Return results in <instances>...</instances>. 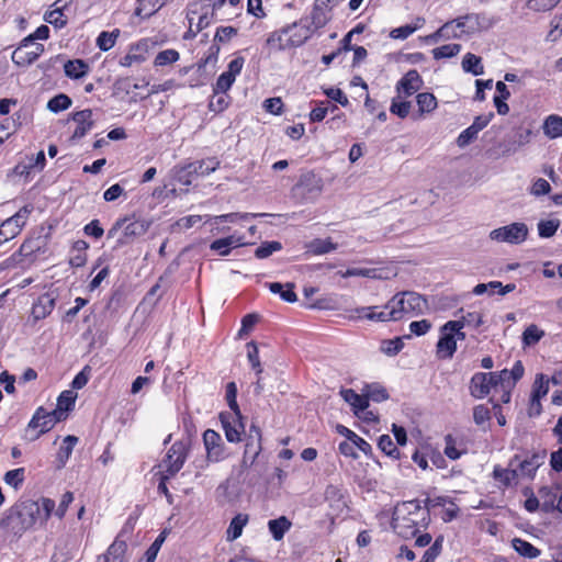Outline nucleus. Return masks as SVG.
<instances>
[{
    "mask_svg": "<svg viewBox=\"0 0 562 562\" xmlns=\"http://www.w3.org/2000/svg\"><path fill=\"white\" fill-rule=\"evenodd\" d=\"M528 232L525 223L517 222L493 229L490 238L499 243L519 245L527 239Z\"/></svg>",
    "mask_w": 562,
    "mask_h": 562,
    "instance_id": "nucleus-4",
    "label": "nucleus"
},
{
    "mask_svg": "<svg viewBox=\"0 0 562 562\" xmlns=\"http://www.w3.org/2000/svg\"><path fill=\"white\" fill-rule=\"evenodd\" d=\"M423 78L416 69L408 70L396 83V90L404 97H411L423 87Z\"/></svg>",
    "mask_w": 562,
    "mask_h": 562,
    "instance_id": "nucleus-18",
    "label": "nucleus"
},
{
    "mask_svg": "<svg viewBox=\"0 0 562 562\" xmlns=\"http://www.w3.org/2000/svg\"><path fill=\"white\" fill-rule=\"evenodd\" d=\"M341 397L351 406L355 415L360 416V412H364L369 407L368 396L358 394L352 389H341Z\"/></svg>",
    "mask_w": 562,
    "mask_h": 562,
    "instance_id": "nucleus-24",
    "label": "nucleus"
},
{
    "mask_svg": "<svg viewBox=\"0 0 562 562\" xmlns=\"http://www.w3.org/2000/svg\"><path fill=\"white\" fill-rule=\"evenodd\" d=\"M220 420L225 431V437L229 442H239L241 435L245 432V426L241 418H236L231 413H221Z\"/></svg>",
    "mask_w": 562,
    "mask_h": 562,
    "instance_id": "nucleus-14",
    "label": "nucleus"
},
{
    "mask_svg": "<svg viewBox=\"0 0 562 562\" xmlns=\"http://www.w3.org/2000/svg\"><path fill=\"white\" fill-rule=\"evenodd\" d=\"M248 522V515L237 514L231 521L227 530L226 538L229 541H234L241 536L243 528Z\"/></svg>",
    "mask_w": 562,
    "mask_h": 562,
    "instance_id": "nucleus-36",
    "label": "nucleus"
},
{
    "mask_svg": "<svg viewBox=\"0 0 562 562\" xmlns=\"http://www.w3.org/2000/svg\"><path fill=\"white\" fill-rule=\"evenodd\" d=\"M25 479V469L18 468L14 470H10L4 474L3 481L12 486L14 490H19L23 484Z\"/></svg>",
    "mask_w": 562,
    "mask_h": 562,
    "instance_id": "nucleus-51",
    "label": "nucleus"
},
{
    "mask_svg": "<svg viewBox=\"0 0 562 562\" xmlns=\"http://www.w3.org/2000/svg\"><path fill=\"white\" fill-rule=\"evenodd\" d=\"M89 248V244L86 240L79 239L76 240L72 245V255L69 259V263L72 267L79 268L82 267L87 261V249Z\"/></svg>",
    "mask_w": 562,
    "mask_h": 562,
    "instance_id": "nucleus-33",
    "label": "nucleus"
},
{
    "mask_svg": "<svg viewBox=\"0 0 562 562\" xmlns=\"http://www.w3.org/2000/svg\"><path fill=\"white\" fill-rule=\"evenodd\" d=\"M404 347L402 338L395 337L394 339L383 340L381 342V351L387 356L397 355Z\"/></svg>",
    "mask_w": 562,
    "mask_h": 562,
    "instance_id": "nucleus-57",
    "label": "nucleus"
},
{
    "mask_svg": "<svg viewBox=\"0 0 562 562\" xmlns=\"http://www.w3.org/2000/svg\"><path fill=\"white\" fill-rule=\"evenodd\" d=\"M416 25L412 26L409 24L393 29L390 33V36L395 40H405L409 35H412L417 29H419L424 23L425 20L423 18L416 19Z\"/></svg>",
    "mask_w": 562,
    "mask_h": 562,
    "instance_id": "nucleus-49",
    "label": "nucleus"
},
{
    "mask_svg": "<svg viewBox=\"0 0 562 562\" xmlns=\"http://www.w3.org/2000/svg\"><path fill=\"white\" fill-rule=\"evenodd\" d=\"M55 426L54 420L47 415V411L38 407L25 429V438L34 441L41 435L49 431Z\"/></svg>",
    "mask_w": 562,
    "mask_h": 562,
    "instance_id": "nucleus-10",
    "label": "nucleus"
},
{
    "mask_svg": "<svg viewBox=\"0 0 562 562\" xmlns=\"http://www.w3.org/2000/svg\"><path fill=\"white\" fill-rule=\"evenodd\" d=\"M261 216H266V214H263V213H229V214H223V215L210 217L209 221H213L214 223H218V222L235 223L239 220L246 221L249 218H256V217H261Z\"/></svg>",
    "mask_w": 562,
    "mask_h": 562,
    "instance_id": "nucleus-46",
    "label": "nucleus"
},
{
    "mask_svg": "<svg viewBox=\"0 0 562 562\" xmlns=\"http://www.w3.org/2000/svg\"><path fill=\"white\" fill-rule=\"evenodd\" d=\"M71 103H72L71 99L67 94L59 93V94L53 97L47 102V109L54 113H58V112L65 111L68 108H70Z\"/></svg>",
    "mask_w": 562,
    "mask_h": 562,
    "instance_id": "nucleus-48",
    "label": "nucleus"
},
{
    "mask_svg": "<svg viewBox=\"0 0 562 562\" xmlns=\"http://www.w3.org/2000/svg\"><path fill=\"white\" fill-rule=\"evenodd\" d=\"M543 131L550 138L562 136V117L558 115H550L543 124Z\"/></svg>",
    "mask_w": 562,
    "mask_h": 562,
    "instance_id": "nucleus-43",
    "label": "nucleus"
},
{
    "mask_svg": "<svg viewBox=\"0 0 562 562\" xmlns=\"http://www.w3.org/2000/svg\"><path fill=\"white\" fill-rule=\"evenodd\" d=\"M337 244L333 243L330 238L321 239L315 238L306 245L307 252L313 255H324L336 250Z\"/></svg>",
    "mask_w": 562,
    "mask_h": 562,
    "instance_id": "nucleus-35",
    "label": "nucleus"
},
{
    "mask_svg": "<svg viewBox=\"0 0 562 562\" xmlns=\"http://www.w3.org/2000/svg\"><path fill=\"white\" fill-rule=\"evenodd\" d=\"M149 228V223L143 220H135L125 223L123 226V234L116 240V247L127 245L135 237L143 236Z\"/></svg>",
    "mask_w": 562,
    "mask_h": 562,
    "instance_id": "nucleus-19",
    "label": "nucleus"
},
{
    "mask_svg": "<svg viewBox=\"0 0 562 562\" xmlns=\"http://www.w3.org/2000/svg\"><path fill=\"white\" fill-rule=\"evenodd\" d=\"M261 440L262 435L260 428L257 425L251 424L246 436L241 468H250L256 462L262 450Z\"/></svg>",
    "mask_w": 562,
    "mask_h": 562,
    "instance_id": "nucleus-6",
    "label": "nucleus"
},
{
    "mask_svg": "<svg viewBox=\"0 0 562 562\" xmlns=\"http://www.w3.org/2000/svg\"><path fill=\"white\" fill-rule=\"evenodd\" d=\"M462 69L473 76L483 75L484 66L482 64V58L475 54L467 53L462 59Z\"/></svg>",
    "mask_w": 562,
    "mask_h": 562,
    "instance_id": "nucleus-34",
    "label": "nucleus"
},
{
    "mask_svg": "<svg viewBox=\"0 0 562 562\" xmlns=\"http://www.w3.org/2000/svg\"><path fill=\"white\" fill-rule=\"evenodd\" d=\"M417 525L418 522L414 518L396 515V513L393 514L392 528L398 536L405 539L413 538L417 535Z\"/></svg>",
    "mask_w": 562,
    "mask_h": 562,
    "instance_id": "nucleus-20",
    "label": "nucleus"
},
{
    "mask_svg": "<svg viewBox=\"0 0 562 562\" xmlns=\"http://www.w3.org/2000/svg\"><path fill=\"white\" fill-rule=\"evenodd\" d=\"M220 167V161L215 157L190 162L186 166L175 168L176 179L183 183L190 184L192 176H207Z\"/></svg>",
    "mask_w": 562,
    "mask_h": 562,
    "instance_id": "nucleus-2",
    "label": "nucleus"
},
{
    "mask_svg": "<svg viewBox=\"0 0 562 562\" xmlns=\"http://www.w3.org/2000/svg\"><path fill=\"white\" fill-rule=\"evenodd\" d=\"M64 71L70 79H80L89 71V65L82 59L67 60L64 65Z\"/></svg>",
    "mask_w": 562,
    "mask_h": 562,
    "instance_id": "nucleus-31",
    "label": "nucleus"
},
{
    "mask_svg": "<svg viewBox=\"0 0 562 562\" xmlns=\"http://www.w3.org/2000/svg\"><path fill=\"white\" fill-rule=\"evenodd\" d=\"M241 236L231 235L224 238L215 239L211 243L210 249L217 251L221 256H227L232 248L244 246Z\"/></svg>",
    "mask_w": 562,
    "mask_h": 562,
    "instance_id": "nucleus-26",
    "label": "nucleus"
},
{
    "mask_svg": "<svg viewBox=\"0 0 562 562\" xmlns=\"http://www.w3.org/2000/svg\"><path fill=\"white\" fill-rule=\"evenodd\" d=\"M560 220H541L538 223V234L541 238L552 237L560 227Z\"/></svg>",
    "mask_w": 562,
    "mask_h": 562,
    "instance_id": "nucleus-50",
    "label": "nucleus"
},
{
    "mask_svg": "<svg viewBox=\"0 0 562 562\" xmlns=\"http://www.w3.org/2000/svg\"><path fill=\"white\" fill-rule=\"evenodd\" d=\"M462 46L460 44H446L431 50L435 59L451 58L458 55Z\"/></svg>",
    "mask_w": 562,
    "mask_h": 562,
    "instance_id": "nucleus-52",
    "label": "nucleus"
},
{
    "mask_svg": "<svg viewBox=\"0 0 562 562\" xmlns=\"http://www.w3.org/2000/svg\"><path fill=\"white\" fill-rule=\"evenodd\" d=\"M363 392L366 396H368V402L371 400L373 402L380 403L389 398L386 389L379 383L367 384L363 387Z\"/></svg>",
    "mask_w": 562,
    "mask_h": 562,
    "instance_id": "nucleus-44",
    "label": "nucleus"
},
{
    "mask_svg": "<svg viewBox=\"0 0 562 562\" xmlns=\"http://www.w3.org/2000/svg\"><path fill=\"white\" fill-rule=\"evenodd\" d=\"M291 521L285 517L281 516L277 519H271L268 522L269 531L271 532L274 540H281L284 533L290 529Z\"/></svg>",
    "mask_w": 562,
    "mask_h": 562,
    "instance_id": "nucleus-37",
    "label": "nucleus"
},
{
    "mask_svg": "<svg viewBox=\"0 0 562 562\" xmlns=\"http://www.w3.org/2000/svg\"><path fill=\"white\" fill-rule=\"evenodd\" d=\"M331 0H316L311 12L310 19H307L308 25L316 31L327 24L330 20L329 11L333 5H330Z\"/></svg>",
    "mask_w": 562,
    "mask_h": 562,
    "instance_id": "nucleus-17",
    "label": "nucleus"
},
{
    "mask_svg": "<svg viewBox=\"0 0 562 562\" xmlns=\"http://www.w3.org/2000/svg\"><path fill=\"white\" fill-rule=\"evenodd\" d=\"M203 443L206 451V459L209 462H220L226 459V449L221 435L213 430L206 429L203 432Z\"/></svg>",
    "mask_w": 562,
    "mask_h": 562,
    "instance_id": "nucleus-9",
    "label": "nucleus"
},
{
    "mask_svg": "<svg viewBox=\"0 0 562 562\" xmlns=\"http://www.w3.org/2000/svg\"><path fill=\"white\" fill-rule=\"evenodd\" d=\"M71 2V0H57L54 5L56 8L45 13V21L55 27L61 29L67 24V18L64 14V9Z\"/></svg>",
    "mask_w": 562,
    "mask_h": 562,
    "instance_id": "nucleus-27",
    "label": "nucleus"
},
{
    "mask_svg": "<svg viewBox=\"0 0 562 562\" xmlns=\"http://www.w3.org/2000/svg\"><path fill=\"white\" fill-rule=\"evenodd\" d=\"M493 475L496 480H499L505 486H509L513 483H517L519 479L518 469H516L515 467L503 469L496 465L494 468Z\"/></svg>",
    "mask_w": 562,
    "mask_h": 562,
    "instance_id": "nucleus-38",
    "label": "nucleus"
},
{
    "mask_svg": "<svg viewBox=\"0 0 562 562\" xmlns=\"http://www.w3.org/2000/svg\"><path fill=\"white\" fill-rule=\"evenodd\" d=\"M491 419V411L483 404L476 405L473 408V420L477 426H483Z\"/></svg>",
    "mask_w": 562,
    "mask_h": 562,
    "instance_id": "nucleus-64",
    "label": "nucleus"
},
{
    "mask_svg": "<svg viewBox=\"0 0 562 562\" xmlns=\"http://www.w3.org/2000/svg\"><path fill=\"white\" fill-rule=\"evenodd\" d=\"M21 217L22 215L15 214L2 222L0 225V244L14 238L21 232V227L23 226Z\"/></svg>",
    "mask_w": 562,
    "mask_h": 562,
    "instance_id": "nucleus-25",
    "label": "nucleus"
},
{
    "mask_svg": "<svg viewBox=\"0 0 562 562\" xmlns=\"http://www.w3.org/2000/svg\"><path fill=\"white\" fill-rule=\"evenodd\" d=\"M289 33H283L282 29L280 31L272 32L267 38V45L277 47L280 50L290 48L288 45V38L283 40V35H288Z\"/></svg>",
    "mask_w": 562,
    "mask_h": 562,
    "instance_id": "nucleus-63",
    "label": "nucleus"
},
{
    "mask_svg": "<svg viewBox=\"0 0 562 562\" xmlns=\"http://www.w3.org/2000/svg\"><path fill=\"white\" fill-rule=\"evenodd\" d=\"M512 543L515 551L518 552L521 557L535 559L541 553L540 550L537 549L533 544L520 538H514Z\"/></svg>",
    "mask_w": 562,
    "mask_h": 562,
    "instance_id": "nucleus-40",
    "label": "nucleus"
},
{
    "mask_svg": "<svg viewBox=\"0 0 562 562\" xmlns=\"http://www.w3.org/2000/svg\"><path fill=\"white\" fill-rule=\"evenodd\" d=\"M119 35H120L119 29H115L112 32L103 31L97 37V46L101 50L106 52L115 45V42H116Z\"/></svg>",
    "mask_w": 562,
    "mask_h": 562,
    "instance_id": "nucleus-47",
    "label": "nucleus"
},
{
    "mask_svg": "<svg viewBox=\"0 0 562 562\" xmlns=\"http://www.w3.org/2000/svg\"><path fill=\"white\" fill-rule=\"evenodd\" d=\"M235 79L236 78L234 76L224 71L223 74L220 75L215 85L213 86V93L214 94L225 93L226 91H228L231 89V87L235 82Z\"/></svg>",
    "mask_w": 562,
    "mask_h": 562,
    "instance_id": "nucleus-56",
    "label": "nucleus"
},
{
    "mask_svg": "<svg viewBox=\"0 0 562 562\" xmlns=\"http://www.w3.org/2000/svg\"><path fill=\"white\" fill-rule=\"evenodd\" d=\"M322 189V179L314 172H306L301 175L299 182L293 188V192L301 199L308 201L318 196Z\"/></svg>",
    "mask_w": 562,
    "mask_h": 562,
    "instance_id": "nucleus-7",
    "label": "nucleus"
},
{
    "mask_svg": "<svg viewBox=\"0 0 562 562\" xmlns=\"http://www.w3.org/2000/svg\"><path fill=\"white\" fill-rule=\"evenodd\" d=\"M55 509V502L43 497L38 502L24 501L12 506L1 519L0 526L11 530L13 533H21L35 525H44Z\"/></svg>",
    "mask_w": 562,
    "mask_h": 562,
    "instance_id": "nucleus-1",
    "label": "nucleus"
},
{
    "mask_svg": "<svg viewBox=\"0 0 562 562\" xmlns=\"http://www.w3.org/2000/svg\"><path fill=\"white\" fill-rule=\"evenodd\" d=\"M546 457V450L541 452H535L525 459H521L518 454H516L510 459L508 465L518 469L519 477L532 479L537 469L543 463Z\"/></svg>",
    "mask_w": 562,
    "mask_h": 562,
    "instance_id": "nucleus-8",
    "label": "nucleus"
},
{
    "mask_svg": "<svg viewBox=\"0 0 562 562\" xmlns=\"http://www.w3.org/2000/svg\"><path fill=\"white\" fill-rule=\"evenodd\" d=\"M282 249V245L280 241H265L255 250V256L258 259H265L271 256L273 252Z\"/></svg>",
    "mask_w": 562,
    "mask_h": 562,
    "instance_id": "nucleus-54",
    "label": "nucleus"
},
{
    "mask_svg": "<svg viewBox=\"0 0 562 562\" xmlns=\"http://www.w3.org/2000/svg\"><path fill=\"white\" fill-rule=\"evenodd\" d=\"M338 434L345 436L353 447L356 446L359 450H361L367 456H372V447L369 442H367L363 438L359 437L352 430L348 429L342 425H337Z\"/></svg>",
    "mask_w": 562,
    "mask_h": 562,
    "instance_id": "nucleus-29",
    "label": "nucleus"
},
{
    "mask_svg": "<svg viewBox=\"0 0 562 562\" xmlns=\"http://www.w3.org/2000/svg\"><path fill=\"white\" fill-rule=\"evenodd\" d=\"M420 114L430 113L437 108V99L432 93L422 92L416 97Z\"/></svg>",
    "mask_w": 562,
    "mask_h": 562,
    "instance_id": "nucleus-45",
    "label": "nucleus"
},
{
    "mask_svg": "<svg viewBox=\"0 0 562 562\" xmlns=\"http://www.w3.org/2000/svg\"><path fill=\"white\" fill-rule=\"evenodd\" d=\"M121 535L116 537L113 543L109 547L104 555L105 562H125V552L127 544L124 540L120 539Z\"/></svg>",
    "mask_w": 562,
    "mask_h": 562,
    "instance_id": "nucleus-30",
    "label": "nucleus"
},
{
    "mask_svg": "<svg viewBox=\"0 0 562 562\" xmlns=\"http://www.w3.org/2000/svg\"><path fill=\"white\" fill-rule=\"evenodd\" d=\"M44 52V45L38 43H26L22 40L19 47L12 54V61L18 66H29L34 63Z\"/></svg>",
    "mask_w": 562,
    "mask_h": 562,
    "instance_id": "nucleus-11",
    "label": "nucleus"
},
{
    "mask_svg": "<svg viewBox=\"0 0 562 562\" xmlns=\"http://www.w3.org/2000/svg\"><path fill=\"white\" fill-rule=\"evenodd\" d=\"M70 119L77 124L71 135V140L81 139L94 126L93 112L91 109L74 112Z\"/></svg>",
    "mask_w": 562,
    "mask_h": 562,
    "instance_id": "nucleus-15",
    "label": "nucleus"
},
{
    "mask_svg": "<svg viewBox=\"0 0 562 562\" xmlns=\"http://www.w3.org/2000/svg\"><path fill=\"white\" fill-rule=\"evenodd\" d=\"M179 59V53L176 49H166L159 52L155 58V66H166L176 63Z\"/></svg>",
    "mask_w": 562,
    "mask_h": 562,
    "instance_id": "nucleus-60",
    "label": "nucleus"
},
{
    "mask_svg": "<svg viewBox=\"0 0 562 562\" xmlns=\"http://www.w3.org/2000/svg\"><path fill=\"white\" fill-rule=\"evenodd\" d=\"M378 447L385 456H387L394 460H398L402 457L398 448L396 447V445L393 442L391 436H389V435L380 436V438L378 440Z\"/></svg>",
    "mask_w": 562,
    "mask_h": 562,
    "instance_id": "nucleus-41",
    "label": "nucleus"
},
{
    "mask_svg": "<svg viewBox=\"0 0 562 562\" xmlns=\"http://www.w3.org/2000/svg\"><path fill=\"white\" fill-rule=\"evenodd\" d=\"M190 438L176 441L164 460L169 476L176 475L183 467L190 448Z\"/></svg>",
    "mask_w": 562,
    "mask_h": 562,
    "instance_id": "nucleus-5",
    "label": "nucleus"
},
{
    "mask_svg": "<svg viewBox=\"0 0 562 562\" xmlns=\"http://www.w3.org/2000/svg\"><path fill=\"white\" fill-rule=\"evenodd\" d=\"M394 296L403 301V315L411 312L417 315L423 314L428 307L427 299L413 291L400 292Z\"/></svg>",
    "mask_w": 562,
    "mask_h": 562,
    "instance_id": "nucleus-16",
    "label": "nucleus"
},
{
    "mask_svg": "<svg viewBox=\"0 0 562 562\" xmlns=\"http://www.w3.org/2000/svg\"><path fill=\"white\" fill-rule=\"evenodd\" d=\"M440 337L436 346V355L439 359H451L457 350L454 335L440 328Z\"/></svg>",
    "mask_w": 562,
    "mask_h": 562,
    "instance_id": "nucleus-21",
    "label": "nucleus"
},
{
    "mask_svg": "<svg viewBox=\"0 0 562 562\" xmlns=\"http://www.w3.org/2000/svg\"><path fill=\"white\" fill-rule=\"evenodd\" d=\"M544 336L543 330H540L537 325H529L522 333V342L525 346L536 345Z\"/></svg>",
    "mask_w": 562,
    "mask_h": 562,
    "instance_id": "nucleus-55",
    "label": "nucleus"
},
{
    "mask_svg": "<svg viewBox=\"0 0 562 562\" xmlns=\"http://www.w3.org/2000/svg\"><path fill=\"white\" fill-rule=\"evenodd\" d=\"M375 306H367L359 310L360 317L375 322L398 321L403 317V301L393 296L384 306L383 311L375 312Z\"/></svg>",
    "mask_w": 562,
    "mask_h": 562,
    "instance_id": "nucleus-3",
    "label": "nucleus"
},
{
    "mask_svg": "<svg viewBox=\"0 0 562 562\" xmlns=\"http://www.w3.org/2000/svg\"><path fill=\"white\" fill-rule=\"evenodd\" d=\"M561 0H528L527 8L537 12H546L557 7Z\"/></svg>",
    "mask_w": 562,
    "mask_h": 562,
    "instance_id": "nucleus-62",
    "label": "nucleus"
},
{
    "mask_svg": "<svg viewBox=\"0 0 562 562\" xmlns=\"http://www.w3.org/2000/svg\"><path fill=\"white\" fill-rule=\"evenodd\" d=\"M493 389L491 379L487 373H475L470 382V394L475 398H483L490 394Z\"/></svg>",
    "mask_w": 562,
    "mask_h": 562,
    "instance_id": "nucleus-22",
    "label": "nucleus"
},
{
    "mask_svg": "<svg viewBox=\"0 0 562 562\" xmlns=\"http://www.w3.org/2000/svg\"><path fill=\"white\" fill-rule=\"evenodd\" d=\"M77 442L78 437L76 436L68 435L64 438L63 445L56 454V469L60 470L66 465Z\"/></svg>",
    "mask_w": 562,
    "mask_h": 562,
    "instance_id": "nucleus-28",
    "label": "nucleus"
},
{
    "mask_svg": "<svg viewBox=\"0 0 562 562\" xmlns=\"http://www.w3.org/2000/svg\"><path fill=\"white\" fill-rule=\"evenodd\" d=\"M267 285L273 294H279L283 301L289 303H294L297 301L293 283L289 282L285 285H283L280 282H271L268 283Z\"/></svg>",
    "mask_w": 562,
    "mask_h": 562,
    "instance_id": "nucleus-32",
    "label": "nucleus"
},
{
    "mask_svg": "<svg viewBox=\"0 0 562 562\" xmlns=\"http://www.w3.org/2000/svg\"><path fill=\"white\" fill-rule=\"evenodd\" d=\"M420 510L422 502L418 499H412L397 505L394 513H396V515H404L409 517L412 515L418 514Z\"/></svg>",
    "mask_w": 562,
    "mask_h": 562,
    "instance_id": "nucleus-53",
    "label": "nucleus"
},
{
    "mask_svg": "<svg viewBox=\"0 0 562 562\" xmlns=\"http://www.w3.org/2000/svg\"><path fill=\"white\" fill-rule=\"evenodd\" d=\"M461 33L473 34L488 27L487 19L483 14L470 13L451 20Z\"/></svg>",
    "mask_w": 562,
    "mask_h": 562,
    "instance_id": "nucleus-13",
    "label": "nucleus"
},
{
    "mask_svg": "<svg viewBox=\"0 0 562 562\" xmlns=\"http://www.w3.org/2000/svg\"><path fill=\"white\" fill-rule=\"evenodd\" d=\"M452 24L453 22H446L442 26H440L435 33L428 35L426 37L427 41L429 42H438L439 38L443 37V38H459L461 36V34H458V33H452L450 34L449 33V29L452 27Z\"/></svg>",
    "mask_w": 562,
    "mask_h": 562,
    "instance_id": "nucleus-58",
    "label": "nucleus"
},
{
    "mask_svg": "<svg viewBox=\"0 0 562 562\" xmlns=\"http://www.w3.org/2000/svg\"><path fill=\"white\" fill-rule=\"evenodd\" d=\"M56 297L53 293L42 294L32 306V316L35 321H41L47 317L54 310Z\"/></svg>",
    "mask_w": 562,
    "mask_h": 562,
    "instance_id": "nucleus-23",
    "label": "nucleus"
},
{
    "mask_svg": "<svg viewBox=\"0 0 562 562\" xmlns=\"http://www.w3.org/2000/svg\"><path fill=\"white\" fill-rule=\"evenodd\" d=\"M539 499L541 503V509L544 513H552L557 510V493L552 491V488L548 486H543L539 490Z\"/></svg>",
    "mask_w": 562,
    "mask_h": 562,
    "instance_id": "nucleus-39",
    "label": "nucleus"
},
{
    "mask_svg": "<svg viewBox=\"0 0 562 562\" xmlns=\"http://www.w3.org/2000/svg\"><path fill=\"white\" fill-rule=\"evenodd\" d=\"M166 539V532L162 531L155 541L150 544V547L146 550L144 554V562H155L157 554Z\"/></svg>",
    "mask_w": 562,
    "mask_h": 562,
    "instance_id": "nucleus-59",
    "label": "nucleus"
},
{
    "mask_svg": "<svg viewBox=\"0 0 562 562\" xmlns=\"http://www.w3.org/2000/svg\"><path fill=\"white\" fill-rule=\"evenodd\" d=\"M548 392L549 380H546L543 374H538L533 383L531 397L541 400V397L546 396Z\"/></svg>",
    "mask_w": 562,
    "mask_h": 562,
    "instance_id": "nucleus-61",
    "label": "nucleus"
},
{
    "mask_svg": "<svg viewBox=\"0 0 562 562\" xmlns=\"http://www.w3.org/2000/svg\"><path fill=\"white\" fill-rule=\"evenodd\" d=\"M283 33H289L288 45L299 47L303 45L314 33V30L308 25L307 19H302L300 23L294 22L282 29Z\"/></svg>",
    "mask_w": 562,
    "mask_h": 562,
    "instance_id": "nucleus-12",
    "label": "nucleus"
},
{
    "mask_svg": "<svg viewBox=\"0 0 562 562\" xmlns=\"http://www.w3.org/2000/svg\"><path fill=\"white\" fill-rule=\"evenodd\" d=\"M325 501H327L330 506H335L337 508H341L346 506V502L344 499V492L337 485H328L324 493Z\"/></svg>",
    "mask_w": 562,
    "mask_h": 562,
    "instance_id": "nucleus-42",
    "label": "nucleus"
}]
</instances>
